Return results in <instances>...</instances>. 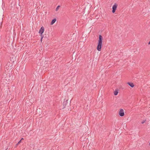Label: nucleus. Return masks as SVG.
I'll list each match as a JSON object with an SVG mask.
<instances>
[{"mask_svg":"<svg viewBox=\"0 0 150 150\" xmlns=\"http://www.w3.org/2000/svg\"><path fill=\"white\" fill-rule=\"evenodd\" d=\"M60 7V6H57V7L56 8V11H57L59 7Z\"/></svg>","mask_w":150,"mask_h":150,"instance_id":"nucleus-10","label":"nucleus"},{"mask_svg":"<svg viewBox=\"0 0 150 150\" xmlns=\"http://www.w3.org/2000/svg\"><path fill=\"white\" fill-rule=\"evenodd\" d=\"M146 121V120H143L142 121V124H143L144 123H145V122Z\"/></svg>","mask_w":150,"mask_h":150,"instance_id":"nucleus-11","label":"nucleus"},{"mask_svg":"<svg viewBox=\"0 0 150 150\" xmlns=\"http://www.w3.org/2000/svg\"><path fill=\"white\" fill-rule=\"evenodd\" d=\"M114 94L115 96H116L118 93V91H115L114 92Z\"/></svg>","mask_w":150,"mask_h":150,"instance_id":"nucleus-9","label":"nucleus"},{"mask_svg":"<svg viewBox=\"0 0 150 150\" xmlns=\"http://www.w3.org/2000/svg\"><path fill=\"white\" fill-rule=\"evenodd\" d=\"M56 18H54V19H53L52 20V21L50 23V24L51 25H52L54 23L56 22Z\"/></svg>","mask_w":150,"mask_h":150,"instance_id":"nucleus-8","label":"nucleus"},{"mask_svg":"<svg viewBox=\"0 0 150 150\" xmlns=\"http://www.w3.org/2000/svg\"><path fill=\"white\" fill-rule=\"evenodd\" d=\"M103 38L101 35H100L99 37L98 43L97 46V50L98 51H100L101 50L102 47V42Z\"/></svg>","mask_w":150,"mask_h":150,"instance_id":"nucleus-2","label":"nucleus"},{"mask_svg":"<svg viewBox=\"0 0 150 150\" xmlns=\"http://www.w3.org/2000/svg\"><path fill=\"white\" fill-rule=\"evenodd\" d=\"M21 140H20L19 141V142H18V144H20L21 143Z\"/></svg>","mask_w":150,"mask_h":150,"instance_id":"nucleus-12","label":"nucleus"},{"mask_svg":"<svg viewBox=\"0 0 150 150\" xmlns=\"http://www.w3.org/2000/svg\"><path fill=\"white\" fill-rule=\"evenodd\" d=\"M18 144V143L16 144V146H17L18 145V144Z\"/></svg>","mask_w":150,"mask_h":150,"instance_id":"nucleus-13","label":"nucleus"},{"mask_svg":"<svg viewBox=\"0 0 150 150\" xmlns=\"http://www.w3.org/2000/svg\"><path fill=\"white\" fill-rule=\"evenodd\" d=\"M150 44V41L148 43V45H149Z\"/></svg>","mask_w":150,"mask_h":150,"instance_id":"nucleus-14","label":"nucleus"},{"mask_svg":"<svg viewBox=\"0 0 150 150\" xmlns=\"http://www.w3.org/2000/svg\"><path fill=\"white\" fill-rule=\"evenodd\" d=\"M44 31V28L43 27H42L39 31V33L41 35H42V33H43Z\"/></svg>","mask_w":150,"mask_h":150,"instance_id":"nucleus-4","label":"nucleus"},{"mask_svg":"<svg viewBox=\"0 0 150 150\" xmlns=\"http://www.w3.org/2000/svg\"><path fill=\"white\" fill-rule=\"evenodd\" d=\"M45 36L44 37V35H41V38L40 40L41 42H42V38L44 37V38H48L49 37V35H47L46 34H45Z\"/></svg>","mask_w":150,"mask_h":150,"instance_id":"nucleus-6","label":"nucleus"},{"mask_svg":"<svg viewBox=\"0 0 150 150\" xmlns=\"http://www.w3.org/2000/svg\"><path fill=\"white\" fill-rule=\"evenodd\" d=\"M124 110L122 109H121L119 112V115L121 117L123 116L124 115Z\"/></svg>","mask_w":150,"mask_h":150,"instance_id":"nucleus-5","label":"nucleus"},{"mask_svg":"<svg viewBox=\"0 0 150 150\" xmlns=\"http://www.w3.org/2000/svg\"><path fill=\"white\" fill-rule=\"evenodd\" d=\"M117 5L116 4H115L113 6H112V13H114L116 10L117 7Z\"/></svg>","mask_w":150,"mask_h":150,"instance_id":"nucleus-3","label":"nucleus"},{"mask_svg":"<svg viewBox=\"0 0 150 150\" xmlns=\"http://www.w3.org/2000/svg\"><path fill=\"white\" fill-rule=\"evenodd\" d=\"M127 84L132 88L134 86V85L132 83L128 82Z\"/></svg>","mask_w":150,"mask_h":150,"instance_id":"nucleus-7","label":"nucleus"},{"mask_svg":"<svg viewBox=\"0 0 150 150\" xmlns=\"http://www.w3.org/2000/svg\"><path fill=\"white\" fill-rule=\"evenodd\" d=\"M23 138H22V139H21V140H23Z\"/></svg>","mask_w":150,"mask_h":150,"instance_id":"nucleus-15","label":"nucleus"},{"mask_svg":"<svg viewBox=\"0 0 150 150\" xmlns=\"http://www.w3.org/2000/svg\"><path fill=\"white\" fill-rule=\"evenodd\" d=\"M149 145H150V143H149Z\"/></svg>","mask_w":150,"mask_h":150,"instance_id":"nucleus-16","label":"nucleus"},{"mask_svg":"<svg viewBox=\"0 0 150 150\" xmlns=\"http://www.w3.org/2000/svg\"><path fill=\"white\" fill-rule=\"evenodd\" d=\"M10 61H8L7 62L6 65L5 66V69L7 70H11L14 67V66L13 65V63L14 61L13 60H12L11 59H10Z\"/></svg>","mask_w":150,"mask_h":150,"instance_id":"nucleus-1","label":"nucleus"}]
</instances>
